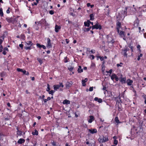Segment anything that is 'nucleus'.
Masks as SVG:
<instances>
[{
  "label": "nucleus",
  "instance_id": "33",
  "mask_svg": "<svg viewBox=\"0 0 146 146\" xmlns=\"http://www.w3.org/2000/svg\"><path fill=\"white\" fill-rule=\"evenodd\" d=\"M47 88L46 89V91L47 92H49L50 90V85L48 84H47Z\"/></svg>",
  "mask_w": 146,
  "mask_h": 146
},
{
  "label": "nucleus",
  "instance_id": "48",
  "mask_svg": "<svg viewBox=\"0 0 146 146\" xmlns=\"http://www.w3.org/2000/svg\"><path fill=\"white\" fill-rule=\"evenodd\" d=\"M40 21H38L37 22H35V23L37 25H40Z\"/></svg>",
  "mask_w": 146,
  "mask_h": 146
},
{
  "label": "nucleus",
  "instance_id": "39",
  "mask_svg": "<svg viewBox=\"0 0 146 146\" xmlns=\"http://www.w3.org/2000/svg\"><path fill=\"white\" fill-rule=\"evenodd\" d=\"M98 58H99L101 61H103L104 60V57L103 56H99L98 57Z\"/></svg>",
  "mask_w": 146,
  "mask_h": 146
},
{
  "label": "nucleus",
  "instance_id": "35",
  "mask_svg": "<svg viewBox=\"0 0 146 146\" xmlns=\"http://www.w3.org/2000/svg\"><path fill=\"white\" fill-rule=\"evenodd\" d=\"M31 46H26L25 47V48L27 50H30L31 49Z\"/></svg>",
  "mask_w": 146,
  "mask_h": 146
},
{
  "label": "nucleus",
  "instance_id": "23",
  "mask_svg": "<svg viewBox=\"0 0 146 146\" xmlns=\"http://www.w3.org/2000/svg\"><path fill=\"white\" fill-rule=\"evenodd\" d=\"M90 21H88L86 22H85L84 23V24L85 26L89 27L90 26Z\"/></svg>",
  "mask_w": 146,
  "mask_h": 146
},
{
  "label": "nucleus",
  "instance_id": "16",
  "mask_svg": "<svg viewBox=\"0 0 146 146\" xmlns=\"http://www.w3.org/2000/svg\"><path fill=\"white\" fill-rule=\"evenodd\" d=\"M119 79H120V81L121 82L123 83H125L126 80V78L125 77H120Z\"/></svg>",
  "mask_w": 146,
  "mask_h": 146
},
{
  "label": "nucleus",
  "instance_id": "57",
  "mask_svg": "<svg viewBox=\"0 0 146 146\" xmlns=\"http://www.w3.org/2000/svg\"><path fill=\"white\" fill-rule=\"evenodd\" d=\"M4 50L8 51V49L7 47H5L4 48Z\"/></svg>",
  "mask_w": 146,
  "mask_h": 146
},
{
  "label": "nucleus",
  "instance_id": "60",
  "mask_svg": "<svg viewBox=\"0 0 146 146\" xmlns=\"http://www.w3.org/2000/svg\"><path fill=\"white\" fill-rule=\"evenodd\" d=\"M66 43L67 44H68L69 42V41L67 39H66Z\"/></svg>",
  "mask_w": 146,
  "mask_h": 146
},
{
  "label": "nucleus",
  "instance_id": "38",
  "mask_svg": "<svg viewBox=\"0 0 146 146\" xmlns=\"http://www.w3.org/2000/svg\"><path fill=\"white\" fill-rule=\"evenodd\" d=\"M1 77H3L6 75V73L4 72H2L1 74Z\"/></svg>",
  "mask_w": 146,
  "mask_h": 146
},
{
  "label": "nucleus",
  "instance_id": "12",
  "mask_svg": "<svg viewBox=\"0 0 146 146\" xmlns=\"http://www.w3.org/2000/svg\"><path fill=\"white\" fill-rule=\"evenodd\" d=\"M118 33L119 34V35L120 36V37H125V33L123 31H121L120 32L119 31V33Z\"/></svg>",
  "mask_w": 146,
  "mask_h": 146
},
{
  "label": "nucleus",
  "instance_id": "40",
  "mask_svg": "<svg viewBox=\"0 0 146 146\" xmlns=\"http://www.w3.org/2000/svg\"><path fill=\"white\" fill-rule=\"evenodd\" d=\"M21 38L23 39H24L25 38V36L24 34H21Z\"/></svg>",
  "mask_w": 146,
  "mask_h": 146
},
{
  "label": "nucleus",
  "instance_id": "24",
  "mask_svg": "<svg viewBox=\"0 0 146 146\" xmlns=\"http://www.w3.org/2000/svg\"><path fill=\"white\" fill-rule=\"evenodd\" d=\"M141 8L142 9V11L143 12L146 11V6L145 5H143L141 7Z\"/></svg>",
  "mask_w": 146,
  "mask_h": 146
},
{
  "label": "nucleus",
  "instance_id": "54",
  "mask_svg": "<svg viewBox=\"0 0 146 146\" xmlns=\"http://www.w3.org/2000/svg\"><path fill=\"white\" fill-rule=\"evenodd\" d=\"M19 46L20 48L22 49L23 47V45L22 44H20L19 45Z\"/></svg>",
  "mask_w": 146,
  "mask_h": 146
},
{
  "label": "nucleus",
  "instance_id": "25",
  "mask_svg": "<svg viewBox=\"0 0 146 146\" xmlns=\"http://www.w3.org/2000/svg\"><path fill=\"white\" fill-rule=\"evenodd\" d=\"M32 134L33 135H38V132L36 129H35L34 132H32Z\"/></svg>",
  "mask_w": 146,
  "mask_h": 146
},
{
  "label": "nucleus",
  "instance_id": "51",
  "mask_svg": "<svg viewBox=\"0 0 146 146\" xmlns=\"http://www.w3.org/2000/svg\"><path fill=\"white\" fill-rule=\"evenodd\" d=\"M68 70L70 71H71L73 69V68L72 67H70L68 68Z\"/></svg>",
  "mask_w": 146,
  "mask_h": 146
},
{
  "label": "nucleus",
  "instance_id": "19",
  "mask_svg": "<svg viewBox=\"0 0 146 146\" xmlns=\"http://www.w3.org/2000/svg\"><path fill=\"white\" fill-rule=\"evenodd\" d=\"M25 139L21 138L19 139L17 143L19 144H21L25 142Z\"/></svg>",
  "mask_w": 146,
  "mask_h": 146
},
{
  "label": "nucleus",
  "instance_id": "32",
  "mask_svg": "<svg viewBox=\"0 0 146 146\" xmlns=\"http://www.w3.org/2000/svg\"><path fill=\"white\" fill-rule=\"evenodd\" d=\"M0 15L1 17L3 16V13L2 9L1 8L0 9Z\"/></svg>",
  "mask_w": 146,
  "mask_h": 146
},
{
  "label": "nucleus",
  "instance_id": "50",
  "mask_svg": "<svg viewBox=\"0 0 146 146\" xmlns=\"http://www.w3.org/2000/svg\"><path fill=\"white\" fill-rule=\"evenodd\" d=\"M90 52H91L92 53H94L95 51L94 50L92 49L90 51Z\"/></svg>",
  "mask_w": 146,
  "mask_h": 146
},
{
  "label": "nucleus",
  "instance_id": "20",
  "mask_svg": "<svg viewBox=\"0 0 146 146\" xmlns=\"http://www.w3.org/2000/svg\"><path fill=\"white\" fill-rule=\"evenodd\" d=\"M33 45V43L31 41H27L26 42L25 45L26 46H31Z\"/></svg>",
  "mask_w": 146,
  "mask_h": 146
},
{
  "label": "nucleus",
  "instance_id": "7",
  "mask_svg": "<svg viewBox=\"0 0 146 146\" xmlns=\"http://www.w3.org/2000/svg\"><path fill=\"white\" fill-rule=\"evenodd\" d=\"M89 132L91 134H93L97 132V130L96 129H88Z\"/></svg>",
  "mask_w": 146,
  "mask_h": 146
},
{
  "label": "nucleus",
  "instance_id": "53",
  "mask_svg": "<svg viewBox=\"0 0 146 146\" xmlns=\"http://www.w3.org/2000/svg\"><path fill=\"white\" fill-rule=\"evenodd\" d=\"M6 20L8 22H10L11 21L10 19L9 18H6Z\"/></svg>",
  "mask_w": 146,
  "mask_h": 146
},
{
  "label": "nucleus",
  "instance_id": "46",
  "mask_svg": "<svg viewBox=\"0 0 146 146\" xmlns=\"http://www.w3.org/2000/svg\"><path fill=\"white\" fill-rule=\"evenodd\" d=\"M123 64L122 63H120L119 64H117V67H119V66H121V65H122Z\"/></svg>",
  "mask_w": 146,
  "mask_h": 146
},
{
  "label": "nucleus",
  "instance_id": "1",
  "mask_svg": "<svg viewBox=\"0 0 146 146\" xmlns=\"http://www.w3.org/2000/svg\"><path fill=\"white\" fill-rule=\"evenodd\" d=\"M127 10L128 11H129L131 14L134 13L136 11V9L135 7H126L124 11L123 16L124 17L126 15Z\"/></svg>",
  "mask_w": 146,
  "mask_h": 146
},
{
  "label": "nucleus",
  "instance_id": "29",
  "mask_svg": "<svg viewBox=\"0 0 146 146\" xmlns=\"http://www.w3.org/2000/svg\"><path fill=\"white\" fill-rule=\"evenodd\" d=\"M90 20H93L94 19V15L93 14H91L90 15Z\"/></svg>",
  "mask_w": 146,
  "mask_h": 146
},
{
  "label": "nucleus",
  "instance_id": "17",
  "mask_svg": "<svg viewBox=\"0 0 146 146\" xmlns=\"http://www.w3.org/2000/svg\"><path fill=\"white\" fill-rule=\"evenodd\" d=\"M17 136H21L22 135V131H19L18 130V128L17 127Z\"/></svg>",
  "mask_w": 146,
  "mask_h": 146
},
{
  "label": "nucleus",
  "instance_id": "27",
  "mask_svg": "<svg viewBox=\"0 0 146 146\" xmlns=\"http://www.w3.org/2000/svg\"><path fill=\"white\" fill-rule=\"evenodd\" d=\"M115 122L118 124L120 123L117 117H115Z\"/></svg>",
  "mask_w": 146,
  "mask_h": 146
},
{
  "label": "nucleus",
  "instance_id": "4",
  "mask_svg": "<svg viewBox=\"0 0 146 146\" xmlns=\"http://www.w3.org/2000/svg\"><path fill=\"white\" fill-rule=\"evenodd\" d=\"M64 86V85L62 83H60L59 84L54 85L53 87L54 90L55 91H57L60 87L63 88Z\"/></svg>",
  "mask_w": 146,
  "mask_h": 146
},
{
  "label": "nucleus",
  "instance_id": "41",
  "mask_svg": "<svg viewBox=\"0 0 146 146\" xmlns=\"http://www.w3.org/2000/svg\"><path fill=\"white\" fill-rule=\"evenodd\" d=\"M112 70L111 69L109 71H107L106 72L108 73H109L110 74H111L112 72Z\"/></svg>",
  "mask_w": 146,
  "mask_h": 146
},
{
  "label": "nucleus",
  "instance_id": "5",
  "mask_svg": "<svg viewBox=\"0 0 146 146\" xmlns=\"http://www.w3.org/2000/svg\"><path fill=\"white\" fill-rule=\"evenodd\" d=\"M40 25L42 26H46L48 25V24L46 22L44 19H42L40 21Z\"/></svg>",
  "mask_w": 146,
  "mask_h": 146
},
{
  "label": "nucleus",
  "instance_id": "55",
  "mask_svg": "<svg viewBox=\"0 0 146 146\" xmlns=\"http://www.w3.org/2000/svg\"><path fill=\"white\" fill-rule=\"evenodd\" d=\"M115 79L116 81H117L119 80V78L117 76H116Z\"/></svg>",
  "mask_w": 146,
  "mask_h": 146
},
{
  "label": "nucleus",
  "instance_id": "9",
  "mask_svg": "<svg viewBox=\"0 0 146 146\" xmlns=\"http://www.w3.org/2000/svg\"><path fill=\"white\" fill-rule=\"evenodd\" d=\"M133 81L130 79H128L126 81L127 84L128 86H131L132 84V83H133Z\"/></svg>",
  "mask_w": 146,
  "mask_h": 146
},
{
  "label": "nucleus",
  "instance_id": "30",
  "mask_svg": "<svg viewBox=\"0 0 146 146\" xmlns=\"http://www.w3.org/2000/svg\"><path fill=\"white\" fill-rule=\"evenodd\" d=\"M143 56V54L141 53L139 55H138V58H137V60H138V61H139L141 58V57Z\"/></svg>",
  "mask_w": 146,
  "mask_h": 146
},
{
  "label": "nucleus",
  "instance_id": "37",
  "mask_svg": "<svg viewBox=\"0 0 146 146\" xmlns=\"http://www.w3.org/2000/svg\"><path fill=\"white\" fill-rule=\"evenodd\" d=\"M89 58L92 60L94 59V56L92 55H90Z\"/></svg>",
  "mask_w": 146,
  "mask_h": 146
},
{
  "label": "nucleus",
  "instance_id": "31",
  "mask_svg": "<svg viewBox=\"0 0 146 146\" xmlns=\"http://www.w3.org/2000/svg\"><path fill=\"white\" fill-rule=\"evenodd\" d=\"M55 92V91H54L53 90H51L50 91H49L48 92V93L49 94H51L52 96L53 95V94Z\"/></svg>",
  "mask_w": 146,
  "mask_h": 146
},
{
  "label": "nucleus",
  "instance_id": "59",
  "mask_svg": "<svg viewBox=\"0 0 146 146\" xmlns=\"http://www.w3.org/2000/svg\"><path fill=\"white\" fill-rule=\"evenodd\" d=\"M87 5L88 7H89L91 6V5L90 3H88L87 4Z\"/></svg>",
  "mask_w": 146,
  "mask_h": 146
},
{
  "label": "nucleus",
  "instance_id": "26",
  "mask_svg": "<svg viewBox=\"0 0 146 146\" xmlns=\"http://www.w3.org/2000/svg\"><path fill=\"white\" fill-rule=\"evenodd\" d=\"M116 76V75L114 74H112L111 76H110L111 78V79L112 80H113L114 79H115Z\"/></svg>",
  "mask_w": 146,
  "mask_h": 146
},
{
  "label": "nucleus",
  "instance_id": "22",
  "mask_svg": "<svg viewBox=\"0 0 146 146\" xmlns=\"http://www.w3.org/2000/svg\"><path fill=\"white\" fill-rule=\"evenodd\" d=\"M81 66H79L78 67V73H81L83 72V69L81 68Z\"/></svg>",
  "mask_w": 146,
  "mask_h": 146
},
{
  "label": "nucleus",
  "instance_id": "64",
  "mask_svg": "<svg viewBox=\"0 0 146 146\" xmlns=\"http://www.w3.org/2000/svg\"><path fill=\"white\" fill-rule=\"evenodd\" d=\"M43 100L44 103H46L47 101V100L46 99H43Z\"/></svg>",
  "mask_w": 146,
  "mask_h": 146
},
{
  "label": "nucleus",
  "instance_id": "56",
  "mask_svg": "<svg viewBox=\"0 0 146 146\" xmlns=\"http://www.w3.org/2000/svg\"><path fill=\"white\" fill-rule=\"evenodd\" d=\"M98 98L97 97H95V98H94V100H95V101H98Z\"/></svg>",
  "mask_w": 146,
  "mask_h": 146
},
{
  "label": "nucleus",
  "instance_id": "49",
  "mask_svg": "<svg viewBox=\"0 0 146 146\" xmlns=\"http://www.w3.org/2000/svg\"><path fill=\"white\" fill-rule=\"evenodd\" d=\"M142 96L145 100L146 99V95L145 94H143Z\"/></svg>",
  "mask_w": 146,
  "mask_h": 146
},
{
  "label": "nucleus",
  "instance_id": "62",
  "mask_svg": "<svg viewBox=\"0 0 146 146\" xmlns=\"http://www.w3.org/2000/svg\"><path fill=\"white\" fill-rule=\"evenodd\" d=\"M38 3H37V2H36H36H34L33 3V5H37V4Z\"/></svg>",
  "mask_w": 146,
  "mask_h": 146
},
{
  "label": "nucleus",
  "instance_id": "44",
  "mask_svg": "<svg viewBox=\"0 0 146 146\" xmlns=\"http://www.w3.org/2000/svg\"><path fill=\"white\" fill-rule=\"evenodd\" d=\"M98 102L99 103H101L102 102V100L101 99L99 98Z\"/></svg>",
  "mask_w": 146,
  "mask_h": 146
},
{
  "label": "nucleus",
  "instance_id": "2",
  "mask_svg": "<svg viewBox=\"0 0 146 146\" xmlns=\"http://www.w3.org/2000/svg\"><path fill=\"white\" fill-rule=\"evenodd\" d=\"M98 141L100 143L105 142L108 140V137L107 136L100 137L98 139Z\"/></svg>",
  "mask_w": 146,
  "mask_h": 146
},
{
  "label": "nucleus",
  "instance_id": "11",
  "mask_svg": "<svg viewBox=\"0 0 146 146\" xmlns=\"http://www.w3.org/2000/svg\"><path fill=\"white\" fill-rule=\"evenodd\" d=\"M61 27L60 26L57 25H55V31L56 32L58 33L59 31V30L60 29Z\"/></svg>",
  "mask_w": 146,
  "mask_h": 146
},
{
  "label": "nucleus",
  "instance_id": "42",
  "mask_svg": "<svg viewBox=\"0 0 146 146\" xmlns=\"http://www.w3.org/2000/svg\"><path fill=\"white\" fill-rule=\"evenodd\" d=\"M114 143L115 145H117L118 143V141L116 139H115L114 141Z\"/></svg>",
  "mask_w": 146,
  "mask_h": 146
},
{
  "label": "nucleus",
  "instance_id": "3",
  "mask_svg": "<svg viewBox=\"0 0 146 146\" xmlns=\"http://www.w3.org/2000/svg\"><path fill=\"white\" fill-rule=\"evenodd\" d=\"M95 25H94L92 26V30L94 29H99L100 30L102 29L101 26L99 25L98 22L96 21L95 23Z\"/></svg>",
  "mask_w": 146,
  "mask_h": 146
},
{
  "label": "nucleus",
  "instance_id": "8",
  "mask_svg": "<svg viewBox=\"0 0 146 146\" xmlns=\"http://www.w3.org/2000/svg\"><path fill=\"white\" fill-rule=\"evenodd\" d=\"M129 49L127 47L122 50L123 52L122 53L125 56L127 57V54L126 52L129 50Z\"/></svg>",
  "mask_w": 146,
  "mask_h": 146
},
{
  "label": "nucleus",
  "instance_id": "21",
  "mask_svg": "<svg viewBox=\"0 0 146 146\" xmlns=\"http://www.w3.org/2000/svg\"><path fill=\"white\" fill-rule=\"evenodd\" d=\"M63 104H68L70 103V101L67 100H65L63 102Z\"/></svg>",
  "mask_w": 146,
  "mask_h": 146
},
{
  "label": "nucleus",
  "instance_id": "61",
  "mask_svg": "<svg viewBox=\"0 0 146 146\" xmlns=\"http://www.w3.org/2000/svg\"><path fill=\"white\" fill-rule=\"evenodd\" d=\"M110 42L112 43V44L114 42V41L113 40H112Z\"/></svg>",
  "mask_w": 146,
  "mask_h": 146
},
{
  "label": "nucleus",
  "instance_id": "63",
  "mask_svg": "<svg viewBox=\"0 0 146 146\" xmlns=\"http://www.w3.org/2000/svg\"><path fill=\"white\" fill-rule=\"evenodd\" d=\"M70 15L73 16H75V15H74L73 13H70Z\"/></svg>",
  "mask_w": 146,
  "mask_h": 146
},
{
  "label": "nucleus",
  "instance_id": "58",
  "mask_svg": "<svg viewBox=\"0 0 146 146\" xmlns=\"http://www.w3.org/2000/svg\"><path fill=\"white\" fill-rule=\"evenodd\" d=\"M7 52L5 51L4 50L3 52V54L4 55H5L6 54Z\"/></svg>",
  "mask_w": 146,
  "mask_h": 146
},
{
  "label": "nucleus",
  "instance_id": "52",
  "mask_svg": "<svg viewBox=\"0 0 146 146\" xmlns=\"http://www.w3.org/2000/svg\"><path fill=\"white\" fill-rule=\"evenodd\" d=\"M9 9H10L9 8V7L6 11V13L8 14L10 12V11H9Z\"/></svg>",
  "mask_w": 146,
  "mask_h": 146
},
{
  "label": "nucleus",
  "instance_id": "14",
  "mask_svg": "<svg viewBox=\"0 0 146 146\" xmlns=\"http://www.w3.org/2000/svg\"><path fill=\"white\" fill-rule=\"evenodd\" d=\"M47 47L49 48L51 47V44L50 43V40L49 38L47 39Z\"/></svg>",
  "mask_w": 146,
  "mask_h": 146
},
{
  "label": "nucleus",
  "instance_id": "47",
  "mask_svg": "<svg viewBox=\"0 0 146 146\" xmlns=\"http://www.w3.org/2000/svg\"><path fill=\"white\" fill-rule=\"evenodd\" d=\"M93 87H90L89 89V90L91 92L93 90Z\"/></svg>",
  "mask_w": 146,
  "mask_h": 146
},
{
  "label": "nucleus",
  "instance_id": "6",
  "mask_svg": "<svg viewBox=\"0 0 146 146\" xmlns=\"http://www.w3.org/2000/svg\"><path fill=\"white\" fill-rule=\"evenodd\" d=\"M17 70L18 72H21L23 74H26L27 75H28L29 74V73L28 72H27L25 70H23L22 69L20 68H17Z\"/></svg>",
  "mask_w": 146,
  "mask_h": 146
},
{
  "label": "nucleus",
  "instance_id": "34",
  "mask_svg": "<svg viewBox=\"0 0 146 146\" xmlns=\"http://www.w3.org/2000/svg\"><path fill=\"white\" fill-rule=\"evenodd\" d=\"M56 142H54V141H52L51 142L53 146H57L56 145Z\"/></svg>",
  "mask_w": 146,
  "mask_h": 146
},
{
  "label": "nucleus",
  "instance_id": "13",
  "mask_svg": "<svg viewBox=\"0 0 146 146\" xmlns=\"http://www.w3.org/2000/svg\"><path fill=\"white\" fill-rule=\"evenodd\" d=\"M88 80V79L87 78H85L84 80H82V85L83 86H85L86 85L85 82H87Z\"/></svg>",
  "mask_w": 146,
  "mask_h": 146
},
{
  "label": "nucleus",
  "instance_id": "45",
  "mask_svg": "<svg viewBox=\"0 0 146 146\" xmlns=\"http://www.w3.org/2000/svg\"><path fill=\"white\" fill-rule=\"evenodd\" d=\"M49 13L51 15H53L54 13V12L53 10H50L49 11Z\"/></svg>",
  "mask_w": 146,
  "mask_h": 146
},
{
  "label": "nucleus",
  "instance_id": "10",
  "mask_svg": "<svg viewBox=\"0 0 146 146\" xmlns=\"http://www.w3.org/2000/svg\"><path fill=\"white\" fill-rule=\"evenodd\" d=\"M36 46L38 47L41 48H42L43 49H45L46 48V46L43 45H41L38 43H37L36 44Z\"/></svg>",
  "mask_w": 146,
  "mask_h": 146
},
{
  "label": "nucleus",
  "instance_id": "28",
  "mask_svg": "<svg viewBox=\"0 0 146 146\" xmlns=\"http://www.w3.org/2000/svg\"><path fill=\"white\" fill-rule=\"evenodd\" d=\"M3 42L2 40L0 39V52H1L2 51V46L1 45V44Z\"/></svg>",
  "mask_w": 146,
  "mask_h": 146
},
{
  "label": "nucleus",
  "instance_id": "18",
  "mask_svg": "<svg viewBox=\"0 0 146 146\" xmlns=\"http://www.w3.org/2000/svg\"><path fill=\"white\" fill-rule=\"evenodd\" d=\"M117 31L118 32V33H119V30L120 29V27L121 24L119 22H118L117 23Z\"/></svg>",
  "mask_w": 146,
  "mask_h": 146
},
{
  "label": "nucleus",
  "instance_id": "15",
  "mask_svg": "<svg viewBox=\"0 0 146 146\" xmlns=\"http://www.w3.org/2000/svg\"><path fill=\"white\" fill-rule=\"evenodd\" d=\"M94 117L92 115L90 116V119L88 121V122L89 123H91L94 120Z\"/></svg>",
  "mask_w": 146,
  "mask_h": 146
},
{
  "label": "nucleus",
  "instance_id": "43",
  "mask_svg": "<svg viewBox=\"0 0 146 146\" xmlns=\"http://www.w3.org/2000/svg\"><path fill=\"white\" fill-rule=\"evenodd\" d=\"M37 60L38 61V62L40 64H41L42 63V60H41L39 58H37Z\"/></svg>",
  "mask_w": 146,
  "mask_h": 146
},
{
  "label": "nucleus",
  "instance_id": "36",
  "mask_svg": "<svg viewBox=\"0 0 146 146\" xmlns=\"http://www.w3.org/2000/svg\"><path fill=\"white\" fill-rule=\"evenodd\" d=\"M141 46L140 45H138L137 46V48L138 49L139 51V52H141V50L140 49Z\"/></svg>",
  "mask_w": 146,
  "mask_h": 146
}]
</instances>
